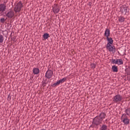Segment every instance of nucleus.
<instances>
[{"instance_id":"7","label":"nucleus","mask_w":130,"mask_h":130,"mask_svg":"<svg viewBox=\"0 0 130 130\" xmlns=\"http://www.w3.org/2000/svg\"><path fill=\"white\" fill-rule=\"evenodd\" d=\"M52 75H53V72L51 70H48L46 73V78L50 79L52 77Z\"/></svg>"},{"instance_id":"9","label":"nucleus","mask_w":130,"mask_h":130,"mask_svg":"<svg viewBox=\"0 0 130 130\" xmlns=\"http://www.w3.org/2000/svg\"><path fill=\"white\" fill-rule=\"evenodd\" d=\"M6 6L5 4L0 5V13H4L6 11Z\"/></svg>"},{"instance_id":"4","label":"nucleus","mask_w":130,"mask_h":130,"mask_svg":"<svg viewBox=\"0 0 130 130\" xmlns=\"http://www.w3.org/2000/svg\"><path fill=\"white\" fill-rule=\"evenodd\" d=\"M101 122H102V121L100 119V117L96 116L93 119L92 123H93V124H95V125H98V124H100Z\"/></svg>"},{"instance_id":"20","label":"nucleus","mask_w":130,"mask_h":130,"mask_svg":"<svg viewBox=\"0 0 130 130\" xmlns=\"http://www.w3.org/2000/svg\"><path fill=\"white\" fill-rule=\"evenodd\" d=\"M60 83H63V82H66V81H67V78H63L62 79L59 80Z\"/></svg>"},{"instance_id":"3","label":"nucleus","mask_w":130,"mask_h":130,"mask_svg":"<svg viewBox=\"0 0 130 130\" xmlns=\"http://www.w3.org/2000/svg\"><path fill=\"white\" fill-rule=\"evenodd\" d=\"M106 48L110 52H112V53L115 52V47H114V46H112L110 44H107Z\"/></svg>"},{"instance_id":"28","label":"nucleus","mask_w":130,"mask_h":130,"mask_svg":"<svg viewBox=\"0 0 130 130\" xmlns=\"http://www.w3.org/2000/svg\"><path fill=\"white\" fill-rule=\"evenodd\" d=\"M42 130H46V129H42Z\"/></svg>"},{"instance_id":"6","label":"nucleus","mask_w":130,"mask_h":130,"mask_svg":"<svg viewBox=\"0 0 130 130\" xmlns=\"http://www.w3.org/2000/svg\"><path fill=\"white\" fill-rule=\"evenodd\" d=\"M121 100H122V96L120 95H116L114 97V102H119V101H121Z\"/></svg>"},{"instance_id":"18","label":"nucleus","mask_w":130,"mask_h":130,"mask_svg":"<svg viewBox=\"0 0 130 130\" xmlns=\"http://www.w3.org/2000/svg\"><path fill=\"white\" fill-rule=\"evenodd\" d=\"M112 69L113 70V72H118L117 67L116 66H112Z\"/></svg>"},{"instance_id":"8","label":"nucleus","mask_w":130,"mask_h":130,"mask_svg":"<svg viewBox=\"0 0 130 130\" xmlns=\"http://www.w3.org/2000/svg\"><path fill=\"white\" fill-rule=\"evenodd\" d=\"M53 12L54 13V14H57L58 12H59V8L58 6H57L56 5H54V6L53 8Z\"/></svg>"},{"instance_id":"21","label":"nucleus","mask_w":130,"mask_h":130,"mask_svg":"<svg viewBox=\"0 0 130 130\" xmlns=\"http://www.w3.org/2000/svg\"><path fill=\"white\" fill-rule=\"evenodd\" d=\"M125 112L127 115H130V108H128L125 110Z\"/></svg>"},{"instance_id":"25","label":"nucleus","mask_w":130,"mask_h":130,"mask_svg":"<svg viewBox=\"0 0 130 130\" xmlns=\"http://www.w3.org/2000/svg\"><path fill=\"white\" fill-rule=\"evenodd\" d=\"M90 66L91 67L92 69H95V64H91Z\"/></svg>"},{"instance_id":"19","label":"nucleus","mask_w":130,"mask_h":130,"mask_svg":"<svg viewBox=\"0 0 130 130\" xmlns=\"http://www.w3.org/2000/svg\"><path fill=\"white\" fill-rule=\"evenodd\" d=\"M3 42H4V37L0 35V43H3Z\"/></svg>"},{"instance_id":"13","label":"nucleus","mask_w":130,"mask_h":130,"mask_svg":"<svg viewBox=\"0 0 130 130\" xmlns=\"http://www.w3.org/2000/svg\"><path fill=\"white\" fill-rule=\"evenodd\" d=\"M107 38V40L108 41V44H110V45H111V44H112V43H113V40H112V38Z\"/></svg>"},{"instance_id":"12","label":"nucleus","mask_w":130,"mask_h":130,"mask_svg":"<svg viewBox=\"0 0 130 130\" xmlns=\"http://www.w3.org/2000/svg\"><path fill=\"white\" fill-rule=\"evenodd\" d=\"M110 35V30L109 29H107L105 32V36L107 37V38L109 37Z\"/></svg>"},{"instance_id":"14","label":"nucleus","mask_w":130,"mask_h":130,"mask_svg":"<svg viewBox=\"0 0 130 130\" xmlns=\"http://www.w3.org/2000/svg\"><path fill=\"white\" fill-rule=\"evenodd\" d=\"M33 73L35 75H37L39 74V69L38 68H35L33 70Z\"/></svg>"},{"instance_id":"5","label":"nucleus","mask_w":130,"mask_h":130,"mask_svg":"<svg viewBox=\"0 0 130 130\" xmlns=\"http://www.w3.org/2000/svg\"><path fill=\"white\" fill-rule=\"evenodd\" d=\"M120 12L122 15H126L127 13V7L125 6H122L120 7Z\"/></svg>"},{"instance_id":"23","label":"nucleus","mask_w":130,"mask_h":130,"mask_svg":"<svg viewBox=\"0 0 130 130\" xmlns=\"http://www.w3.org/2000/svg\"><path fill=\"white\" fill-rule=\"evenodd\" d=\"M6 20H7V18L5 19V18H2L1 19V23H5V21H6Z\"/></svg>"},{"instance_id":"27","label":"nucleus","mask_w":130,"mask_h":130,"mask_svg":"<svg viewBox=\"0 0 130 130\" xmlns=\"http://www.w3.org/2000/svg\"><path fill=\"white\" fill-rule=\"evenodd\" d=\"M11 96L9 95L8 97V100H11Z\"/></svg>"},{"instance_id":"2","label":"nucleus","mask_w":130,"mask_h":130,"mask_svg":"<svg viewBox=\"0 0 130 130\" xmlns=\"http://www.w3.org/2000/svg\"><path fill=\"white\" fill-rule=\"evenodd\" d=\"M121 120L123 121V122L124 124H128L129 123V119L127 118L126 114H124L121 116Z\"/></svg>"},{"instance_id":"24","label":"nucleus","mask_w":130,"mask_h":130,"mask_svg":"<svg viewBox=\"0 0 130 130\" xmlns=\"http://www.w3.org/2000/svg\"><path fill=\"white\" fill-rule=\"evenodd\" d=\"M106 128H107V127L106 126V125H103L101 129L102 130H106Z\"/></svg>"},{"instance_id":"17","label":"nucleus","mask_w":130,"mask_h":130,"mask_svg":"<svg viewBox=\"0 0 130 130\" xmlns=\"http://www.w3.org/2000/svg\"><path fill=\"white\" fill-rule=\"evenodd\" d=\"M48 37H49V34H48L47 33L44 34L43 38L44 39H47V38H48Z\"/></svg>"},{"instance_id":"26","label":"nucleus","mask_w":130,"mask_h":130,"mask_svg":"<svg viewBox=\"0 0 130 130\" xmlns=\"http://www.w3.org/2000/svg\"><path fill=\"white\" fill-rule=\"evenodd\" d=\"M60 84V82H59V80L58 81H57L56 83H55V84H54V85H55V86L57 85H59Z\"/></svg>"},{"instance_id":"22","label":"nucleus","mask_w":130,"mask_h":130,"mask_svg":"<svg viewBox=\"0 0 130 130\" xmlns=\"http://www.w3.org/2000/svg\"><path fill=\"white\" fill-rule=\"evenodd\" d=\"M112 62L113 63H115L116 64H117V59H112Z\"/></svg>"},{"instance_id":"10","label":"nucleus","mask_w":130,"mask_h":130,"mask_svg":"<svg viewBox=\"0 0 130 130\" xmlns=\"http://www.w3.org/2000/svg\"><path fill=\"white\" fill-rule=\"evenodd\" d=\"M8 18H13L14 16V11H10L7 14Z\"/></svg>"},{"instance_id":"15","label":"nucleus","mask_w":130,"mask_h":130,"mask_svg":"<svg viewBox=\"0 0 130 130\" xmlns=\"http://www.w3.org/2000/svg\"><path fill=\"white\" fill-rule=\"evenodd\" d=\"M123 61L121 59H117V64H123Z\"/></svg>"},{"instance_id":"1","label":"nucleus","mask_w":130,"mask_h":130,"mask_svg":"<svg viewBox=\"0 0 130 130\" xmlns=\"http://www.w3.org/2000/svg\"><path fill=\"white\" fill-rule=\"evenodd\" d=\"M22 8H23V4L21 2L16 3L14 6V11L15 13H19L21 11Z\"/></svg>"},{"instance_id":"16","label":"nucleus","mask_w":130,"mask_h":130,"mask_svg":"<svg viewBox=\"0 0 130 130\" xmlns=\"http://www.w3.org/2000/svg\"><path fill=\"white\" fill-rule=\"evenodd\" d=\"M119 22L121 23L124 21V18L122 16H120L118 18Z\"/></svg>"},{"instance_id":"11","label":"nucleus","mask_w":130,"mask_h":130,"mask_svg":"<svg viewBox=\"0 0 130 130\" xmlns=\"http://www.w3.org/2000/svg\"><path fill=\"white\" fill-rule=\"evenodd\" d=\"M98 117H100V119H101L102 121V120H103V119H104V118H105V113H101L100 116H98Z\"/></svg>"}]
</instances>
